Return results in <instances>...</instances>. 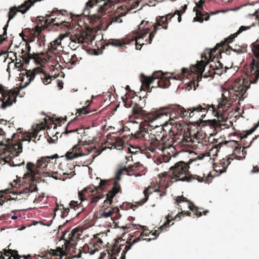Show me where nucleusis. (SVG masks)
I'll return each instance as SVG.
<instances>
[{
	"instance_id": "nucleus-1",
	"label": "nucleus",
	"mask_w": 259,
	"mask_h": 259,
	"mask_svg": "<svg viewBox=\"0 0 259 259\" xmlns=\"http://www.w3.org/2000/svg\"><path fill=\"white\" fill-rule=\"evenodd\" d=\"M59 156L57 154L50 156L41 157L37 160L36 166L32 162H28L26 165L27 172L25 174L24 178L29 179L31 184H29L28 187H27L22 189L16 190V191L13 189V191H11V193L16 194L15 199L18 200L25 199L29 195L30 193L37 191V188L36 183L41 181V172L38 169H44V172L46 173L49 170V168L54 169L56 159Z\"/></svg>"
},
{
	"instance_id": "nucleus-2",
	"label": "nucleus",
	"mask_w": 259,
	"mask_h": 259,
	"mask_svg": "<svg viewBox=\"0 0 259 259\" xmlns=\"http://www.w3.org/2000/svg\"><path fill=\"white\" fill-rule=\"evenodd\" d=\"M150 126L148 123H142L135 134V137L147 141V149L153 153H159L169 148L171 144L166 142V136L164 135L163 128L157 125L156 128Z\"/></svg>"
},
{
	"instance_id": "nucleus-3",
	"label": "nucleus",
	"mask_w": 259,
	"mask_h": 259,
	"mask_svg": "<svg viewBox=\"0 0 259 259\" xmlns=\"http://www.w3.org/2000/svg\"><path fill=\"white\" fill-rule=\"evenodd\" d=\"M225 49L222 48V44H217L215 47L211 50H206L205 53L201 56L202 60L197 61L195 65H191L190 70L187 68H183L182 69V73L184 76L190 75L192 76V80L188 83L187 88L188 90L192 89V87L196 89L195 84L197 83V86L198 85V82L201 80L202 75L204 71L205 67L208 64L210 61L213 60L215 58L218 59L221 57L222 52L224 51Z\"/></svg>"
},
{
	"instance_id": "nucleus-4",
	"label": "nucleus",
	"mask_w": 259,
	"mask_h": 259,
	"mask_svg": "<svg viewBox=\"0 0 259 259\" xmlns=\"http://www.w3.org/2000/svg\"><path fill=\"white\" fill-rule=\"evenodd\" d=\"M189 168V164L184 161L177 162L170 168L169 171L159 175L160 182L166 183L165 188H168L170 184L177 181L191 182L193 180H197L199 182H202L207 181V178L205 177L204 174L202 176L190 174Z\"/></svg>"
},
{
	"instance_id": "nucleus-5",
	"label": "nucleus",
	"mask_w": 259,
	"mask_h": 259,
	"mask_svg": "<svg viewBox=\"0 0 259 259\" xmlns=\"http://www.w3.org/2000/svg\"><path fill=\"white\" fill-rule=\"evenodd\" d=\"M141 228L142 232H136L134 233V236H136L140 234L139 236L133 239V236L126 241V244H114L111 248V249L107 250L106 252L101 253L99 259H125V254L127 251L131 248L133 244L141 240L150 241L151 238H147L146 237L149 236L151 233L149 229L146 226H140Z\"/></svg>"
},
{
	"instance_id": "nucleus-6",
	"label": "nucleus",
	"mask_w": 259,
	"mask_h": 259,
	"mask_svg": "<svg viewBox=\"0 0 259 259\" xmlns=\"http://www.w3.org/2000/svg\"><path fill=\"white\" fill-rule=\"evenodd\" d=\"M232 104V101L227 98L224 95H223L222 98L218 101V104L215 107L213 104H208L203 103L197 105L195 106L190 107L186 109L188 112L187 118L193 117L195 115V112L199 113L200 112H207L208 110L212 111L213 114L217 116L218 118L223 119V117L221 113L226 111Z\"/></svg>"
},
{
	"instance_id": "nucleus-7",
	"label": "nucleus",
	"mask_w": 259,
	"mask_h": 259,
	"mask_svg": "<svg viewBox=\"0 0 259 259\" xmlns=\"http://www.w3.org/2000/svg\"><path fill=\"white\" fill-rule=\"evenodd\" d=\"M169 78L171 77H165L161 71L154 72L151 76H147L143 74L141 76L142 84L145 85L148 92H151L152 88H168L170 84Z\"/></svg>"
},
{
	"instance_id": "nucleus-8",
	"label": "nucleus",
	"mask_w": 259,
	"mask_h": 259,
	"mask_svg": "<svg viewBox=\"0 0 259 259\" xmlns=\"http://www.w3.org/2000/svg\"><path fill=\"white\" fill-rule=\"evenodd\" d=\"M188 112L183 107L179 105H174L157 109V114L155 116L156 119L168 118L170 121L174 119H178L179 117L187 119Z\"/></svg>"
},
{
	"instance_id": "nucleus-9",
	"label": "nucleus",
	"mask_w": 259,
	"mask_h": 259,
	"mask_svg": "<svg viewBox=\"0 0 259 259\" xmlns=\"http://www.w3.org/2000/svg\"><path fill=\"white\" fill-rule=\"evenodd\" d=\"M98 187L101 190H105L109 188L111 186V189L109 190L106 194V199L104 201L103 207H108L110 206L112 202L113 198L118 193H121V188L120 185L117 181H113L111 180H101L100 179Z\"/></svg>"
},
{
	"instance_id": "nucleus-10",
	"label": "nucleus",
	"mask_w": 259,
	"mask_h": 259,
	"mask_svg": "<svg viewBox=\"0 0 259 259\" xmlns=\"http://www.w3.org/2000/svg\"><path fill=\"white\" fill-rule=\"evenodd\" d=\"M251 50L255 58L250 65V71L246 74L250 83H256L259 78V40L251 44Z\"/></svg>"
},
{
	"instance_id": "nucleus-11",
	"label": "nucleus",
	"mask_w": 259,
	"mask_h": 259,
	"mask_svg": "<svg viewBox=\"0 0 259 259\" xmlns=\"http://www.w3.org/2000/svg\"><path fill=\"white\" fill-rule=\"evenodd\" d=\"M200 134L197 132L196 134L192 135L190 131L188 129L187 131H185L183 135L181 134L179 135L178 134H174L172 138L166 137V140L168 141L167 144H170L171 147L175 143L177 144H180L181 146H184L190 143L197 142L200 143L201 139L199 137Z\"/></svg>"
},
{
	"instance_id": "nucleus-12",
	"label": "nucleus",
	"mask_w": 259,
	"mask_h": 259,
	"mask_svg": "<svg viewBox=\"0 0 259 259\" xmlns=\"http://www.w3.org/2000/svg\"><path fill=\"white\" fill-rule=\"evenodd\" d=\"M83 231L81 228L76 227L71 231L66 230L63 232L61 239L65 241V251L69 252L76 249L77 242L80 239Z\"/></svg>"
},
{
	"instance_id": "nucleus-13",
	"label": "nucleus",
	"mask_w": 259,
	"mask_h": 259,
	"mask_svg": "<svg viewBox=\"0 0 259 259\" xmlns=\"http://www.w3.org/2000/svg\"><path fill=\"white\" fill-rule=\"evenodd\" d=\"M99 190L98 186L90 185L79 191L78 194L80 203L85 200H90V203H97L105 196Z\"/></svg>"
},
{
	"instance_id": "nucleus-14",
	"label": "nucleus",
	"mask_w": 259,
	"mask_h": 259,
	"mask_svg": "<svg viewBox=\"0 0 259 259\" xmlns=\"http://www.w3.org/2000/svg\"><path fill=\"white\" fill-rule=\"evenodd\" d=\"M4 131H0V145L4 146V150H6L5 154L8 153V155L10 157L17 156L22 151V144L21 141L17 143L13 144L11 143L12 140L10 139H6Z\"/></svg>"
},
{
	"instance_id": "nucleus-15",
	"label": "nucleus",
	"mask_w": 259,
	"mask_h": 259,
	"mask_svg": "<svg viewBox=\"0 0 259 259\" xmlns=\"http://www.w3.org/2000/svg\"><path fill=\"white\" fill-rule=\"evenodd\" d=\"M95 150L89 145L84 144L78 143L71 148L65 154L67 160H71L76 158L88 155L93 150Z\"/></svg>"
},
{
	"instance_id": "nucleus-16",
	"label": "nucleus",
	"mask_w": 259,
	"mask_h": 259,
	"mask_svg": "<svg viewBox=\"0 0 259 259\" xmlns=\"http://www.w3.org/2000/svg\"><path fill=\"white\" fill-rule=\"evenodd\" d=\"M244 80H242L241 82H235L232 86L231 89H230L229 91H226V93H227L229 96V98L227 97L225 93L222 94V96L223 95L228 99H230L232 101V103L233 102V100H236L238 99L239 101L243 100L244 98V95L246 93V90L248 88V87L246 85H243ZM222 97L221 98L222 99Z\"/></svg>"
},
{
	"instance_id": "nucleus-17",
	"label": "nucleus",
	"mask_w": 259,
	"mask_h": 259,
	"mask_svg": "<svg viewBox=\"0 0 259 259\" xmlns=\"http://www.w3.org/2000/svg\"><path fill=\"white\" fill-rule=\"evenodd\" d=\"M133 114L136 117H140L144 120L142 123H148L150 125V122L156 120L157 109L154 111H152L150 112L147 113L145 110L143 109V108L139 104L135 103L132 108ZM140 125H139V127Z\"/></svg>"
},
{
	"instance_id": "nucleus-18",
	"label": "nucleus",
	"mask_w": 259,
	"mask_h": 259,
	"mask_svg": "<svg viewBox=\"0 0 259 259\" xmlns=\"http://www.w3.org/2000/svg\"><path fill=\"white\" fill-rule=\"evenodd\" d=\"M99 234L95 235L94 239L89 243V244H85L81 248L78 249V252L75 256L77 257H80L82 253H90L92 255L99 249H101L103 246V242L100 238L98 237Z\"/></svg>"
},
{
	"instance_id": "nucleus-19",
	"label": "nucleus",
	"mask_w": 259,
	"mask_h": 259,
	"mask_svg": "<svg viewBox=\"0 0 259 259\" xmlns=\"http://www.w3.org/2000/svg\"><path fill=\"white\" fill-rule=\"evenodd\" d=\"M106 0H89L87 3L85 8L83 11V14L85 16H89L90 15L89 10L95 5H99L98 12L103 15L106 13V11L110 7V4L105 2Z\"/></svg>"
},
{
	"instance_id": "nucleus-20",
	"label": "nucleus",
	"mask_w": 259,
	"mask_h": 259,
	"mask_svg": "<svg viewBox=\"0 0 259 259\" xmlns=\"http://www.w3.org/2000/svg\"><path fill=\"white\" fill-rule=\"evenodd\" d=\"M208 63H210V68L207 72L204 73L203 77L204 78L209 77L213 78L215 74L221 75L224 72H226L227 70L229 69L227 66L224 67L223 64L218 59H217L216 62L212 60Z\"/></svg>"
},
{
	"instance_id": "nucleus-21",
	"label": "nucleus",
	"mask_w": 259,
	"mask_h": 259,
	"mask_svg": "<svg viewBox=\"0 0 259 259\" xmlns=\"http://www.w3.org/2000/svg\"><path fill=\"white\" fill-rule=\"evenodd\" d=\"M0 93L2 95L3 100L1 108L3 109L13 104L16 101V94L15 91L5 90V87L0 84Z\"/></svg>"
},
{
	"instance_id": "nucleus-22",
	"label": "nucleus",
	"mask_w": 259,
	"mask_h": 259,
	"mask_svg": "<svg viewBox=\"0 0 259 259\" xmlns=\"http://www.w3.org/2000/svg\"><path fill=\"white\" fill-rule=\"evenodd\" d=\"M156 24L153 25V30L149 34L148 40H145L146 41H148V44H151L152 42L153 38L154 37L156 33L157 32L158 29L157 26H161L162 28L164 29H167L168 28L167 18H165L164 16L157 17L156 18Z\"/></svg>"
},
{
	"instance_id": "nucleus-23",
	"label": "nucleus",
	"mask_w": 259,
	"mask_h": 259,
	"mask_svg": "<svg viewBox=\"0 0 259 259\" xmlns=\"http://www.w3.org/2000/svg\"><path fill=\"white\" fill-rule=\"evenodd\" d=\"M204 2V0H200L198 3L196 4V7H194L193 9V11L196 12V17L194 18V20L199 22H202L204 20L207 21L209 19V16L207 13L203 14L200 11L197 10V8L203 10Z\"/></svg>"
},
{
	"instance_id": "nucleus-24",
	"label": "nucleus",
	"mask_w": 259,
	"mask_h": 259,
	"mask_svg": "<svg viewBox=\"0 0 259 259\" xmlns=\"http://www.w3.org/2000/svg\"><path fill=\"white\" fill-rule=\"evenodd\" d=\"M186 202L188 203V207L192 211H193L195 215L200 217L202 215L201 211L199 210V208L194 205V204L188 200L186 197L183 196H178L176 199V203L179 206V208L182 206L180 204L182 202Z\"/></svg>"
},
{
	"instance_id": "nucleus-25",
	"label": "nucleus",
	"mask_w": 259,
	"mask_h": 259,
	"mask_svg": "<svg viewBox=\"0 0 259 259\" xmlns=\"http://www.w3.org/2000/svg\"><path fill=\"white\" fill-rule=\"evenodd\" d=\"M180 213H178L174 218H172V214L169 213L167 217V220L166 222H165L162 226L158 228L157 230H155L152 234V235L155 236V237L152 238V239H155L157 238L158 234H160V232H163L164 231H166V229L169 227V223L171 220H174L177 219V218H180Z\"/></svg>"
},
{
	"instance_id": "nucleus-26",
	"label": "nucleus",
	"mask_w": 259,
	"mask_h": 259,
	"mask_svg": "<svg viewBox=\"0 0 259 259\" xmlns=\"http://www.w3.org/2000/svg\"><path fill=\"white\" fill-rule=\"evenodd\" d=\"M149 22L147 21L143 20L138 26V30L137 32L138 35L137 39L144 38L146 35L149 33L150 28L148 26Z\"/></svg>"
},
{
	"instance_id": "nucleus-27",
	"label": "nucleus",
	"mask_w": 259,
	"mask_h": 259,
	"mask_svg": "<svg viewBox=\"0 0 259 259\" xmlns=\"http://www.w3.org/2000/svg\"><path fill=\"white\" fill-rule=\"evenodd\" d=\"M153 189V188L152 187L149 186V187L146 188L144 190V191L143 192L144 194V198H143L142 199H141L139 202H138V203L139 205H142L144 203H145L148 200L149 195L150 194H151L153 191L159 192V196H160V198L162 196H164L166 194V192H165V191L161 192L158 189H156L155 190H152Z\"/></svg>"
},
{
	"instance_id": "nucleus-28",
	"label": "nucleus",
	"mask_w": 259,
	"mask_h": 259,
	"mask_svg": "<svg viewBox=\"0 0 259 259\" xmlns=\"http://www.w3.org/2000/svg\"><path fill=\"white\" fill-rule=\"evenodd\" d=\"M46 19V17H45L44 16H39L36 17V22L37 24L35 28L32 29L35 35H39L42 30L47 28L45 27V21Z\"/></svg>"
},
{
	"instance_id": "nucleus-29",
	"label": "nucleus",
	"mask_w": 259,
	"mask_h": 259,
	"mask_svg": "<svg viewBox=\"0 0 259 259\" xmlns=\"http://www.w3.org/2000/svg\"><path fill=\"white\" fill-rule=\"evenodd\" d=\"M142 167V164L139 162L136 163L134 165L126 167V174L130 176H135L136 177L141 176V174L138 171Z\"/></svg>"
},
{
	"instance_id": "nucleus-30",
	"label": "nucleus",
	"mask_w": 259,
	"mask_h": 259,
	"mask_svg": "<svg viewBox=\"0 0 259 259\" xmlns=\"http://www.w3.org/2000/svg\"><path fill=\"white\" fill-rule=\"evenodd\" d=\"M50 18H46L45 21V27H49L52 25L59 26L65 22V20H59L58 17L52 18L51 20Z\"/></svg>"
},
{
	"instance_id": "nucleus-31",
	"label": "nucleus",
	"mask_w": 259,
	"mask_h": 259,
	"mask_svg": "<svg viewBox=\"0 0 259 259\" xmlns=\"http://www.w3.org/2000/svg\"><path fill=\"white\" fill-rule=\"evenodd\" d=\"M67 13L66 10H58L57 8H54L50 14L46 15V18L56 16L55 17H58L59 20H61L62 16L66 15Z\"/></svg>"
},
{
	"instance_id": "nucleus-32",
	"label": "nucleus",
	"mask_w": 259,
	"mask_h": 259,
	"mask_svg": "<svg viewBox=\"0 0 259 259\" xmlns=\"http://www.w3.org/2000/svg\"><path fill=\"white\" fill-rule=\"evenodd\" d=\"M85 33L79 32L74 35H71L70 39L72 42L83 44L84 42Z\"/></svg>"
},
{
	"instance_id": "nucleus-33",
	"label": "nucleus",
	"mask_w": 259,
	"mask_h": 259,
	"mask_svg": "<svg viewBox=\"0 0 259 259\" xmlns=\"http://www.w3.org/2000/svg\"><path fill=\"white\" fill-rule=\"evenodd\" d=\"M67 34H60L58 38L50 42L49 48L53 50H56L58 46L61 44V41L63 40L65 37L67 36Z\"/></svg>"
},
{
	"instance_id": "nucleus-34",
	"label": "nucleus",
	"mask_w": 259,
	"mask_h": 259,
	"mask_svg": "<svg viewBox=\"0 0 259 259\" xmlns=\"http://www.w3.org/2000/svg\"><path fill=\"white\" fill-rule=\"evenodd\" d=\"M238 35V34H236V33H235L229 36L228 37L226 38L224 41L221 43L222 45V48L225 49L226 51L228 50V48H229L232 49V48L229 45V44L233 42L235 38Z\"/></svg>"
},
{
	"instance_id": "nucleus-35",
	"label": "nucleus",
	"mask_w": 259,
	"mask_h": 259,
	"mask_svg": "<svg viewBox=\"0 0 259 259\" xmlns=\"http://www.w3.org/2000/svg\"><path fill=\"white\" fill-rule=\"evenodd\" d=\"M22 58L23 61L26 64H28V63L29 62V60L30 59H33L34 62H36V61H37V59H38V57H37V54H34V53L31 54L30 53H28L27 55H25V54L23 55L22 56Z\"/></svg>"
},
{
	"instance_id": "nucleus-36",
	"label": "nucleus",
	"mask_w": 259,
	"mask_h": 259,
	"mask_svg": "<svg viewBox=\"0 0 259 259\" xmlns=\"http://www.w3.org/2000/svg\"><path fill=\"white\" fill-rule=\"evenodd\" d=\"M25 71L26 72V77L28 78V81L22 87H21L22 88H24L26 87V86H27L30 83V82L32 80H33V79L34 78L35 75H36V72L35 71V69L33 71H31L30 70H29V71L27 70H25Z\"/></svg>"
},
{
	"instance_id": "nucleus-37",
	"label": "nucleus",
	"mask_w": 259,
	"mask_h": 259,
	"mask_svg": "<svg viewBox=\"0 0 259 259\" xmlns=\"http://www.w3.org/2000/svg\"><path fill=\"white\" fill-rule=\"evenodd\" d=\"M126 44L123 39H110L108 40L107 45H111L114 47H120Z\"/></svg>"
},
{
	"instance_id": "nucleus-38",
	"label": "nucleus",
	"mask_w": 259,
	"mask_h": 259,
	"mask_svg": "<svg viewBox=\"0 0 259 259\" xmlns=\"http://www.w3.org/2000/svg\"><path fill=\"white\" fill-rule=\"evenodd\" d=\"M88 103L85 107H83L82 108L76 109V117L81 116L83 115H85L91 112L88 109V106L90 104V102L88 101L86 102V104Z\"/></svg>"
},
{
	"instance_id": "nucleus-39",
	"label": "nucleus",
	"mask_w": 259,
	"mask_h": 259,
	"mask_svg": "<svg viewBox=\"0 0 259 259\" xmlns=\"http://www.w3.org/2000/svg\"><path fill=\"white\" fill-rule=\"evenodd\" d=\"M119 208L117 207L112 208L110 209L105 210L102 212L101 216L104 218H108L111 216L113 213L119 212Z\"/></svg>"
},
{
	"instance_id": "nucleus-40",
	"label": "nucleus",
	"mask_w": 259,
	"mask_h": 259,
	"mask_svg": "<svg viewBox=\"0 0 259 259\" xmlns=\"http://www.w3.org/2000/svg\"><path fill=\"white\" fill-rule=\"evenodd\" d=\"M209 126L214 128H221L222 126H225V123H221L219 120L216 119L209 120L208 121Z\"/></svg>"
},
{
	"instance_id": "nucleus-41",
	"label": "nucleus",
	"mask_w": 259,
	"mask_h": 259,
	"mask_svg": "<svg viewBox=\"0 0 259 259\" xmlns=\"http://www.w3.org/2000/svg\"><path fill=\"white\" fill-rule=\"evenodd\" d=\"M7 157H6V159H7L8 158V157H10V159L9 160V161H8L7 160H6V161L7 162H8L9 163V164L11 166H20L22 164H23L24 163V162L23 161L22 162H18L17 161H15L13 158H15V157H17V156H13V157H10L8 155V153H7ZM19 155H17V156H18Z\"/></svg>"
},
{
	"instance_id": "nucleus-42",
	"label": "nucleus",
	"mask_w": 259,
	"mask_h": 259,
	"mask_svg": "<svg viewBox=\"0 0 259 259\" xmlns=\"http://www.w3.org/2000/svg\"><path fill=\"white\" fill-rule=\"evenodd\" d=\"M53 169L49 168V170L46 172V174L49 177H52L56 180H61L62 176L61 174H59L58 171H54Z\"/></svg>"
},
{
	"instance_id": "nucleus-43",
	"label": "nucleus",
	"mask_w": 259,
	"mask_h": 259,
	"mask_svg": "<svg viewBox=\"0 0 259 259\" xmlns=\"http://www.w3.org/2000/svg\"><path fill=\"white\" fill-rule=\"evenodd\" d=\"M52 77L49 74L45 73L41 74L40 76L41 79L45 84H48L51 83Z\"/></svg>"
},
{
	"instance_id": "nucleus-44",
	"label": "nucleus",
	"mask_w": 259,
	"mask_h": 259,
	"mask_svg": "<svg viewBox=\"0 0 259 259\" xmlns=\"http://www.w3.org/2000/svg\"><path fill=\"white\" fill-rule=\"evenodd\" d=\"M124 171L126 172V167L119 169L116 173L115 179L110 180L113 181H117V182H119V181H120L121 179V176L123 175Z\"/></svg>"
},
{
	"instance_id": "nucleus-45",
	"label": "nucleus",
	"mask_w": 259,
	"mask_h": 259,
	"mask_svg": "<svg viewBox=\"0 0 259 259\" xmlns=\"http://www.w3.org/2000/svg\"><path fill=\"white\" fill-rule=\"evenodd\" d=\"M38 133V131L34 130L32 132L30 133L29 134V135H27L25 137V138H24L23 141H27L28 142H30L32 138H35L37 137Z\"/></svg>"
},
{
	"instance_id": "nucleus-46",
	"label": "nucleus",
	"mask_w": 259,
	"mask_h": 259,
	"mask_svg": "<svg viewBox=\"0 0 259 259\" xmlns=\"http://www.w3.org/2000/svg\"><path fill=\"white\" fill-rule=\"evenodd\" d=\"M11 250V249H4L3 251L0 252V259H13L14 257L11 255L12 254H9V255H6V252L8 250Z\"/></svg>"
},
{
	"instance_id": "nucleus-47",
	"label": "nucleus",
	"mask_w": 259,
	"mask_h": 259,
	"mask_svg": "<svg viewBox=\"0 0 259 259\" xmlns=\"http://www.w3.org/2000/svg\"><path fill=\"white\" fill-rule=\"evenodd\" d=\"M233 159V158H229L227 159H223L220 164L221 165L222 167H223L226 170L228 167V166L231 163V160Z\"/></svg>"
},
{
	"instance_id": "nucleus-48",
	"label": "nucleus",
	"mask_w": 259,
	"mask_h": 259,
	"mask_svg": "<svg viewBox=\"0 0 259 259\" xmlns=\"http://www.w3.org/2000/svg\"><path fill=\"white\" fill-rule=\"evenodd\" d=\"M9 22V21L8 20V22H7V23L5 25V26L3 28L4 33H3V35H0V37H1V38H0V44H2L4 40H6L7 38V27L8 26Z\"/></svg>"
},
{
	"instance_id": "nucleus-49",
	"label": "nucleus",
	"mask_w": 259,
	"mask_h": 259,
	"mask_svg": "<svg viewBox=\"0 0 259 259\" xmlns=\"http://www.w3.org/2000/svg\"><path fill=\"white\" fill-rule=\"evenodd\" d=\"M125 14L123 13H120V14H118L117 15H115L113 16L112 18V22H119L121 23L122 22V20L121 19V17H123V16H125Z\"/></svg>"
},
{
	"instance_id": "nucleus-50",
	"label": "nucleus",
	"mask_w": 259,
	"mask_h": 259,
	"mask_svg": "<svg viewBox=\"0 0 259 259\" xmlns=\"http://www.w3.org/2000/svg\"><path fill=\"white\" fill-rule=\"evenodd\" d=\"M258 125H259V120H258V121L256 125L254 127H253V128L250 129L248 131H246V133L245 135H241L240 136V139H242L245 138H246L247 137L248 135L252 134L255 131V130L256 129V128L257 127V126Z\"/></svg>"
},
{
	"instance_id": "nucleus-51",
	"label": "nucleus",
	"mask_w": 259,
	"mask_h": 259,
	"mask_svg": "<svg viewBox=\"0 0 259 259\" xmlns=\"http://www.w3.org/2000/svg\"><path fill=\"white\" fill-rule=\"evenodd\" d=\"M254 25L253 23L252 25H251L250 26H241L240 27L239 30L236 32V34H239L243 31L249 29L250 28H251Z\"/></svg>"
},
{
	"instance_id": "nucleus-52",
	"label": "nucleus",
	"mask_w": 259,
	"mask_h": 259,
	"mask_svg": "<svg viewBox=\"0 0 259 259\" xmlns=\"http://www.w3.org/2000/svg\"><path fill=\"white\" fill-rule=\"evenodd\" d=\"M214 170L217 172H219V173L222 174L226 171V169L223 167H222L221 165L219 164H215L214 166Z\"/></svg>"
},
{
	"instance_id": "nucleus-53",
	"label": "nucleus",
	"mask_w": 259,
	"mask_h": 259,
	"mask_svg": "<svg viewBox=\"0 0 259 259\" xmlns=\"http://www.w3.org/2000/svg\"><path fill=\"white\" fill-rule=\"evenodd\" d=\"M115 146L118 149H122L124 147V142L121 139H117L115 142Z\"/></svg>"
},
{
	"instance_id": "nucleus-54",
	"label": "nucleus",
	"mask_w": 259,
	"mask_h": 259,
	"mask_svg": "<svg viewBox=\"0 0 259 259\" xmlns=\"http://www.w3.org/2000/svg\"><path fill=\"white\" fill-rule=\"evenodd\" d=\"M60 206L62 207V208H60V209H63L62 211L61 217L65 218L68 214V213L70 211V208L69 207H64L63 205H61Z\"/></svg>"
},
{
	"instance_id": "nucleus-55",
	"label": "nucleus",
	"mask_w": 259,
	"mask_h": 259,
	"mask_svg": "<svg viewBox=\"0 0 259 259\" xmlns=\"http://www.w3.org/2000/svg\"><path fill=\"white\" fill-rule=\"evenodd\" d=\"M124 106L126 108H130L132 106L133 104V101L131 99H127L126 98L125 99H124L123 98Z\"/></svg>"
},
{
	"instance_id": "nucleus-56",
	"label": "nucleus",
	"mask_w": 259,
	"mask_h": 259,
	"mask_svg": "<svg viewBox=\"0 0 259 259\" xmlns=\"http://www.w3.org/2000/svg\"><path fill=\"white\" fill-rule=\"evenodd\" d=\"M1 193L0 192V204H2L4 202L7 201L9 200V198L5 194H1Z\"/></svg>"
},
{
	"instance_id": "nucleus-57",
	"label": "nucleus",
	"mask_w": 259,
	"mask_h": 259,
	"mask_svg": "<svg viewBox=\"0 0 259 259\" xmlns=\"http://www.w3.org/2000/svg\"><path fill=\"white\" fill-rule=\"evenodd\" d=\"M79 204L77 201H71L69 203V206L71 208L75 209V207H77Z\"/></svg>"
},
{
	"instance_id": "nucleus-58",
	"label": "nucleus",
	"mask_w": 259,
	"mask_h": 259,
	"mask_svg": "<svg viewBox=\"0 0 259 259\" xmlns=\"http://www.w3.org/2000/svg\"><path fill=\"white\" fill-rule=\"evenodd\" d=\"M69 124H68V125L67 126V127H66V130H65V134L76 132L77 131H78V128H74L73 130H69Z\"/></svg>"
},
{
	"instance_id": "nucleus-59",
	"label": "nucleus",
	"mask_w": 259,
	"mask_h": 259,
	"mask_svg": "<svg viewBox=\"0 0 259 259\" xmlns=\"http://www.w3.org/2000/svg\"><path fill=\"white\" fill-rule=\"evenodd\" d=\"M11 185L13 188H16L17 187V185H20V182H18L17 180H14L13 182L11 183Z\"/></svg>"
},
{
	"instance_id": "nucleus-60",
	"label": "nucleus",
	"mask_w": 259,
	"mask_h": 259,
	"mask_svg": "<svg viewBox=\"0 0 259 259\" xmlns=\"http://www.w3.org/2000/svg\"><path fill=\"white\" fill-rule=\"evenodd\" d=\"M175 14H177L179 17L178 18V20L179 22H180L182 21V17H181V11L177 10L175 13Z\"/></svg>"
},
{
	"instance_id": "nucleus-61",
	"label": "nucleus",
	"mask_w": 259,
	"mask_h": 259,
	"mask_svg": "<svg viewBox=\"0 0 259 259\" xmlns=\"http://www.w3.org/2000/svg\"><path fill=\"white\" fill-rule=\"evenodd\" d=\"M144 44L143 42H142V44H141L140 43H139L138 42V40L137 39L136 41V49H137V50H141V47H142V45H144Z\"/></svg>"
},
{
	"instance_id": "nucleus-62",
	"label": "nucleus",
	"mask_w": 259,
	"mask_h": 259,
	"mask_svg": "<svg viewBox=\"0 0 259 259\" xmlns=\"http://www.w3.org/2000/svg\"><path fill=\"white\" fill-rule=\"evenodd\" d=\"M175 14L174 13L173 15H171L170 14H168L164 16L165 18H167V22L170 21V20L172 19V18L175 16Z\"/></svg>"
},
{
	"instance_id": "nucleus-63",
	"label": "nucleus",
	"mask_w": 259,
	"mask_h": 259,
	"mask_svg": "<svg viewBox=\"0 0 259 259\" xmlns=\"http://www.w3.org/2000/svg\"><path fill=\"white\" fill-rule=\"evenodd\" d=\"M259 171V168L257 166H254L251 170V173L258 172Z\"/></svg>"
},
{
	"instance_id": "nucleus-64",
	"label": "nucleus",
	"mask_w": 259,
	"mask_h": 259,
	"mask_svg": "<svg viewBox=\"0 0 259 259\" xmlns=\"http://www.w3.org/2000/svg\"><path fill=\"white\" fill-rule=\"evenodd\" d=\"M96 156L97 155H93L92 159L88 160L86 162V163L88 164H91Z\"/></svg>"
}]
</instances>
